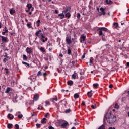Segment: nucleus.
Masks as SVG:
<instances>
[{"mask_svg": "<svg viewBox=\"0 0 129 129\" xmlns=\"http://www.w3.org/2000/svg\"><path fill=\"white\" fill-rule=\"evenodd\" d=\"M105 3L107 5H112L113 2L111 0H105Z\"/></svg>", "mask_w": 129, "mask_h": 129, "instance_id": "4468645a", "label": "nucleus"}, {"mask_svg": "<svg viewBox=\"0 0 129 129\" xmlns=\"http://www.w3.org/2000/svg\"><path fill=\"white\" fill-rule=\"evenodd\" d=\"M7 61H8V59L6 58L3 59V62H4V63H6Z\"/></svg>", "mask_w": 129, "mask_h": 129, "instance_id": "603ef678", "label": "nucleus"}, {"mask_svg": "<svg viewBox=\"0 0 129 129\" xmlns=\"http://www.w3.org/2000/svg\"><path fill=\"white\" fill-rule=\"evenodd\" d=\"M106 118L107 122L110 123V124H112L116 121V117L111 114V113H107L106 115Z\"/></svg>", "mask_w": 129, "mask_h": 129, "instance_id": "f257e3e1", "label": "nucleus"}, {"mask_svg": "<svg viewBox=\"0 0 129 129\" xmlns=\"http://www.w3.org/2000/svg\"><path fill=\"white\" fill-rule=\"evenodd\" d=\"M43 76H44V77H46V76H47V73H44L43 74Z\"/></svg>", "mask_w": 129, "mask_h": 129, "instance_id": "4d7b16f0", "label": "nucleus"}, {"mask_svg": "<svg viewBox=\"0 0 129 129\" xmlns=\"http://www.w3.org/2000/svg\"><path fill=\"white\" fill-rule=\"evenodd\" d=\"M77 18H78V19H80V13L77 14Z\"/></svg>", "mask_w": 129, "mask_h": 129, "instance_id": "8fccbe9b", "label": "nucleus"}, {"mask_svg": "<svg viewBox=\"0 0 129 129\" xmlns=\"http://www.w3.org/2000/svg\"><path fill=\"white\" fill-rule=\"evenodd\" d=\"M0 37H1L2 38V42H3V43H7V42L8 41V38L5 37V36H0Z\"/></svg>", "mask_w": 129, "mask_h": 129, "instance_id": "20e7f679", "label": "nucleus"}, {"mask_svg": "<svg viewBox=\"0 0 129 129\" xmlns=\"http://www.w3.org/2000/svg\"><path fill=\"white\" fill-rule=\"evenodd\" d=\"M87 95L89 97H91L92 96V90H91L90 92L87 93Z\"/></svg>", "mask_w": 129, "mask_h": 129, "instance_id": "6ab92c4d", "label": "nucleus"}, {"mask_svg": "<svg viewBox=\"0 0 129 129\" xmlns=\"http://www.w3.org/2000/svg\"><path fill=\"white\" fill-rule=\"evenodd\" d=\"M48 46H49V47L51 46H53V44L52 43H49L48 44Z\"/></svg>", "mask_w": 129, "mask_h": 129, "instance_id": "0e129e2a", "label": "nucleus"}, {"mask_svg": "<svg viewBox=\"0 0 129 129\" xmlns=\"http://www.w3.org/2000/svg\"><path fill=\"white\" fill-rule=\"evenodd\" d=\"M15 126L16 127V129H19V126L18 124H15Z\"/></svg>", "mask_w": 129, "mask_h": 129, "instance_id": "de8ad7c7", "label": "nucleus"}, {"mask_svg": "<svg viewBox=\"0 0 129 129\" xmlns=\"http://www.w3.org/2000/svg\"><path fill=\"white\" fill-rule=\"evenodd\" d=\"M7 117L10 119H14V115H12V114H8Z\"/></svg>", "mask_w": 129, "mask_h": 129, "instance_id": "2eb2a0df", "label": "nucleus"}, {"mask_svg": "<svg viewBox=\"0 0 129 129\" xmlns=\"http://www.w3.org/2000/svg\"><path fill=\"white\" fill-rule=\"evenodd\" d=\"M76 76H77V75L73 74L72 77L73 79H76Z\"/></svg>", "mask_w": 129, "mask_h": 129, "instance_id": "2f4dec72", "label": "nucleus"}, {"mask_svg": "<svg viewBox=\"0 0 129 129\" xmlns=\"http://www.w3.org/2000/svg\"><path fill=\"white\" fill-rule=\"evenodd\" d=\"M114 108H116V109H118V108H119V106L117 103L115 104Z\"/></svg>", "mask_w": 129, "mask_h": 129, "instance_id": "473e14b6", "label": "nucleus"}, {"mask_svg": "<svg viewBox=\"0 0 129 129\" xmlns=\"http://www.w3.org/2000/svg\"><path fill=\"white\" fill-rule=\"evenodd\" d=\"M40 22H41V21L40 20H39V19L36 22V25H37V27H39V26H40Z\"/></svg>", "mask_w": 129, "mask_h": 129, "instance_id": "7c9ffc66", "label": "nucleus"}, {"mask_svg": "<svg viewBox=\"0 0 129 129\" xmlns=\"http://www.w3.org/2000/svg\"><path fill=\"white\" fill-rule=\"evenodd\" d=\"M23 59L24 61H27L28 60V57H27V55L23 54Z\"/></svg>", "mask_w": 129, "mask_h": 129, "instance_id": "5701e85b", "label": "nucleus"}, {"mask_svg": "<svg viewBox=\"0 0 129 129\" xmlns=\"http://www.w3.org/2000/svg\"><path fill=\"white\" fill-rule=\"evenodd\" d=\"M22 64L25 65V66H26V67H27V68H29V67H30V64L27 62H25V61H22Z\"/></svg>", "mask_w": 129, "mask_h": 129, "instance_id": "f3484780", "label": "nucleus"}, {"mask_svg": "<svg viewBox=\"0 0 129 129\" xmlns=\"http://www.w3.org/2000/svg\"><path fill=\"white\" fill-rule=\"evenodd\" d=\"M13 96L14 99H17V98H18V95H17V94H14Z\"/></svg>", "mask_w": 129, "mask_h": 129, "instance_id": "a19ab883", "label": "nucleus"}, {"mask_svg": "<svg viewBox=\"0 0 129 129\" xmlns=\"http://www.w3.org/2000/svg\"><path fill=\"white\" fill-rule=\"evenodd\" d=\"M91 107H92L93 109H95V108H96V106L95 105H92L91 106Z\"/></svg>", "mask_w": 129, "mask_h": 129, "instance_id": "37998d69", "label": "nucleus"}, {"mask_svg": "<svg viewBox=\"0 0 129 129\" xmlns=\"http://www.w3.org/2000/svg\"><path fill=\"white\" fill-rule=\"evenodd\" d=\"M52 48H50L49 49V52H52Z\"/></svg>", "mask_w": 129, "mask_h": 129, "instance_id": "338daca9", "label": "nucleus"}, {"mask_svg": "<svg viewBox=\"0 0 129 129\" xmlns=\"http://www.w3.org/2000/svg\"><path fill=\"white\" fill-rule=\"evenodd\" d=\"M82 105L85 106V102L84 101H83L82 102Z\"/></svg>", "mask_w": 129, "mask_h": 129, "instance_id": "6e6d98bb", "label": "nucleus"}, {"mask_svg": "<svg viewBox=\"0 0 129 129\" xmlns=\"http://www.w3.org/2000/svg\"><path fill=\"white\" fill-rule=\"evenodd\" d=\"M109 129H115V127H110Z\"/></svg>", "mask_w": 129, "mask_h": 129, "instance_id": "774afa93", "label": "nucleus"}, {"mask_svg": "<svg viewBox=\"0 0 129 129\" xmlns=\"http://www.w3.org/2000/svg\"><path fill=\"white\" fill-rule=\"evenodd\" d=\"M49 115H50V113H47L45 115V117H46V118H48V116H49Z\"/></svg>", "mask_w": 129, "mask_h": 129, "instance_id": "c03bdc74", "label": "nucleus"}, {"mask_svg": "<svg viewBox=\"0 0 129 129\" xmlns=\"http://www.w3.org/2000/svg\"><path fill=\"white\" fill-rule=\"evenodd\" d=\"M27 7L28 9H32V4H28Z\"/></svg>", "mask_w": 129, "mask_h": 129, "instance_id": "c85d7f7f", "label": "nucleus"}, {"mask_svg": "<svg viewBox=\"0 0 129 129\" xmlns=\"http://www.w3.org/2000/svg\"><path fill=\"white\" fill-rule=\"evenodd\" d=\"M68 125H69L68 122H64L61 125L60 127H61L62 128H65V127H66V126H68Z\"/></svg>", "mask_w": 129, "mask_h": 129, "instance_id": "423d86ee", "label": "nucleus"}, {"mask_svg": "<svg viewBox=\"0 0 129 129\" xmlns=\"http://www.w3.org/2000/svg\"><path fill=\"white\" fill-rule=\"evenodd\" d=\"M12 90L13 89L11 88L8 87L5 91V93H10V92L12 91Z\"/></svg>", "mask_w": 129, "mask_h": 129, "instance_id": "ddd939ff", "label": "nucleus"}, {"mask_svg": "<svg viewBox=\"0 0 129 129\" xmlns=\"http://www.w3.org/2000/svg\"><path fill=\"white\" fill-rule=\"evenodd\" d=\"M42 32V30H39V31H37L36 33H35V36H36V37H38L40 35V33H41Z\"/></svg>", "mask_w": 129, "mask_h": 129, "instance_id": "a211bd4d", "label": "nucleus"}, {"mask_svg": "<svg viewBox=\"0 0 129 129\" xmlns=\"http://www.w3.org/2000/svg\"><path fill=\"white\" fill-rule=\"evenodd\" d=\"M26 52L28 54H31V53H32L33 50L31 49V48H30L29 47H27L26 49Z\"/></svg>", "mask_w": 129, "mask_h": 129, "instance_id": "7ed1b4c3", "label": "nucleus"}, {"mask_svg": "<svg viewBox=\"0 0 129 129\" xmlns=\"http://www.w3.org/2000/svg\"><path fill=\"white\" fill-rule=\"evenodd\" d=\"M74 97L75 99H77V98H79V95L77 93H76L74 95Z\"/></svg>", "mask_w": 129, "mask_h": 129, "instance_id": "412c9836", "label": "nucleus"}, {"mask_svg": "<svg viewBox=\"0 0 129 129\" xmlns=\"http://www.w3.org/2000/svg\"><path fill=\"white\" fill-rule=\"evenodd\" d=\"M37 127H40V126L41 125L40 124H36Z\"/></svg>", "mask_w": 129, "mask_h": 129, "instance_id": "5fc2aeb1", "label": "nucleus"}, {"mask_svg": "<svg viewBox=\"0 0 129 129\" xmlns=\"http://www.w3.org/2000/svg\"><path fill=\"white\" fill-rule=\"evenodd\" d=\"M109 88H112L113 87V85L112 84H111L109 86Z\"/></svg>", "mask_w": 129, "mask_h": 129, "instance_id": "13d9d810", "label": "nucleus"}, {"mask_svg": "<svg viewBox=\"0 0 129 129\" xmlns=\"http://www.w3.org/2000/svg\"><path fill=\"white\" fill-rule=\"evenodd\" d=\"M40 40L42 41L43 43H45V42H46L44 38H42V39H40Z\"/></svg>", "mask_w": 129, "mask_h": 129, "instance_id": "e2e57ef3", "label": "nucleus"}, {"mask_svg": "<svg viewBox=\"0 0 129 129\" xmlns=\"http://www.w3.org/2000/svg\"><path fill=\"white\" fill-rule=\"evenodd\" d=\"M58 100V98H57V96H54L53 98L50 99V101L51 102H54V101H57Z\"/></svg>", "mask_w": 129, "mask_h": 129, "instance_id": "9b49d317", "label": "nucleus"}, {"mask_svg": "<svg viewBox=\"0 0 129 129\" xmlns=\"http://www.w3.org/2000/svg\"><path fill=\"white\" fill-rule=\"evenodd\" d=\"M34 62L36 64H38V63H39V60L37 58L34 60Z\"/></svg>", "mask_w": 129, "mask_h": 129, "instance_id": "e433bc0d", "label": "nucleus"}, {"mask_svg": "<svg viewBox=\"0 0 129 129\" xmlns=\"http://www.w3.org/2000/svg\"><path fill=\"white\" fill-rule=\"evenodd\" d=\"M72 84H73V81H68V85H72Z\"/></svg>", "mask_w": 129, "mask_h": 129, "instance_id": "cd10ccee", "label": "nucleus"}, {"mask_svg": "<svg viewBox=\"0 0 129 129\" xmlns=\"http://www.w3.org/2000/svg\"><path fill=\"white\" fill-rule=\"evenodd\" d=\"M48 128L49 129H55V128L53 127V126H52L51 125L48 127Z\"/></svg>", "mask_w": 129, "mask_h": 129, "instance_id": "864d4df0", "label": "nucleus"}, {"mask_svg": "<svg viewBox=\"0 0 129 129\" xmlns=\"http://www.w3.org/2000/svg\"><path fill=\"white\" fill-rule=\"evenodd\" d=\"M11 85H14V84H15V81H11Z\"/></svg>", "mask_w": 129, "mask_h": 129, "instance_id": "680f3d73", "label": "nucleus"}, {"mask_svg": "<svg viewBox=\"0 0 129 129\" xmlns=\"http://www.w3.org/2000/svg\"><path fill=\"white\" fill-rule=\"evenodd\" d=\"M105 12L104 11V12H102V13L101 14V15H105Z\"/></svg>", "mask_w": 129, "mask_h": 129, "instance_id": "69168bd1", "label": "nucleus"}, {"mask_svg": "<svg viewBox=\"0 0 129 129\" xmlns=\"http://www.w3.org/2000/svg\"><path fill=\"white\" fill-rule=\"evenodd\" d=\"M45 104H46V106L47 105H50V102L48 101H46L45 102Z\"/></svg>", "mask_w": 129, "mask_h": 129, "instance_id": "a18cd8bd", "label": "nucleus"}, {"mask_svg": "<svg viewBox=\"0 0 129 129\" xmlns=\"http://www.w3.org/2000/svg\"><path fill=\"white\" fill-rule=\"evenodd\" d=\"M66 41L67 42L69 45H70V44H71V43H72V41H71V39L69 38V37H66Z\"/></svg>", "mask_w": 129, "mask_h": 129, "instance_id": "1a4fd4ad", "label": "nucleus"}, {"mask_svg": "<svg viewBox=\"0 0 129 129\" xmlns=\"http://www.w3.org/2000/svg\"><path fill=\"white\" fill-rule=\"evenodd\" d=\"M39 50H40V51L41 52H42V53H44L45 52V48H44V47H41L40 48H39Z\"/></svg>", "mask_w": 129, "mask_h": 129, "instance_id": "393cba45", "label": "nucleus"}, {"mask_svg": "<svg viewBox=\"0 0 129 129\" xmlns=\"http://www.w3.org/2000/svg\"><path fill=\"white\" fill-rule=\"evenodd\" d=\"M7 127L9 129H12L13 128V125L12 124H8L7 125Z\"/></svg>", "mask_w": 129, "mask_h": 129, "instance_id": "a878e982", "label": "nucleus"}, {"mask_svg": "<svg viewBox=\"0 0 129 129\" xmlns=\"http://www.w3.org/2000/svg\"><path fill=\"white\" fill-rule=\"evenodd\" d=\"M65 17H67V18H70L71 17V14L69 13H67L65 14Z\"/></svg>", "mask_w": 129, "mask_h": 129, "instance_id": "b1692460", "label": "nucleus"}, {"mask_svg": "<svg viewBox=\"0 0 129 129\" xmlns=\"http://www.w3.org/2000/svg\"><path fill=\"white\" fill-rule=\"evenodd\" d=\"M84 58H85V53H84L82 57V59H84Z\"/></svg>", "mask_w": 129, "mask_h": 129, "instance_id": "bf43d9fd", "label": "nucleus"}, {"mask_svg": "<svg viewBox=\"0 0 129 129\" xmlns=\"http://www.w3.org/2000/svg\"><path fill=\"white\" fill-rule=\"evenodd\" d=\"M85 39H86V37L81 35L80 38V43L84 42V41H85Z\"/></svg>", "mask_w": 129, "mask_h": 129, "instance_id": "9d476101", "label": "nucleus"}, {"mask_svg": "<svg viewBox=\"0 0 129 129\" xmlns=\"http://www.w3.org/2000/svg\"><path fill=\"white\" fill-rule=\"evenodd\" d=\"M68 55H71V49L70 48L68 49Z\"/></svg>", "mask_w": 129, "mask_h": 129, "instance_id": "f704fd0d", "label": "nucleus"}, {"mask_svg": "<svg viewBox=\"0 0 129 129\" xmlns=\"http://www.w3.org/2000/svg\"><path fill=\"white\" fill-rule=\"evenodd\" d=\"M58 17H60V19L62 20V19H64V18H65V15L64 13H60L58 14Z\"/></svg>", "mask_w": 129, "mask_h": 129, "instance_id": "f8f14e48", "label": "nucleus"}, {"mask_svg": "<svg viewBox=\"0 0 129 129\" xmlns=\"http://www.w3.org/2000/svg\"><path fill=\"white\" fill-rule=\"evenodd\" d=\"M102 41H104V42H105V41H106V39H105V36H104V35L102 36Z\"/></svg>", "mask_w": 129, "mask_h": 129, "instance_id": "58836bf2", "label": "nucleus"}, {"mask_svg": "<svg viewBox=\"0 0 129 129\" xmlns=\"http://www.w3.org/2000/svg\"><path fill=\"white\" fill-rule=\"evenodd\" d=\"M69 11H70V8L64 7L63 8V11H62V13H64V14H67V13H69Z\"/></svg>", "mask_w": 129, "mask_h": 129, "instance_id": "f03ea898", "label": "nucleus"}, {"mask_svg": "<svg viewBox=\"0 0 129 129\" xmlns=\"http://www.w3.org/2000/svg\"><path fill=\"white\" fill-rule=\"evenodd\" d=\"M71 111L70 109H67L66 110V113H69Z\"/></svg>", "mask_w": 129, "mask_h": 129, "instance_id": "ea45409f", "label": "nucleus"}, {"mask_svg": "<svg viewBox=\"0 0 129 129\" xmlns=\"http://www.w3.org/2000/svg\"><path fill=\"white\" fill-rule=\"evenodd\" d=\"M4 70L6 71V74H8L9 73V69L5 68V69H4Z\"/></svg>", "mask_w": 129, "mask_h": 129, "instance_id": "09e8293b", "label": "nucleus"}, {"mask_svg": "<svg viewBox=\"0 0 129 129\" xmlns=\"http://www.w3.org/2000/svg\"><path fill=\"white\" fill-rule=\"evenodd\" d=\"M47 119H46V118H44L42 120H41V123H46V120Z\"/></svg>", "mask_w": 129, "mask_h": 129, "instance_id": "c756f323", "label": "nucleus"}, {"mask_svg": "<svg viewBox=\"0 0 129 129\" xmlns=\"http://www.w3.org/2000/svg\"><path fill=\"white\" fill-rule=\"evenodd\" d=\"M38 38L40 39V40H43V39L45 38V34L41 33L38 36Z\"/></svg>", "mask_w": 129, "mask_h": 129, "instance_id": "6e6552de", "label": "nucleus"}, {"mask_svg": "<svg viewBox=\"0 0 129 129\" xmlns=\"http://www.w3.org/2000/svg\"><path fill=\"white\" fill-rule=\"evenodd\" d=\"M27 26L28 28H32V23H28Z\"/></svg>", "mask_w": 129, "mask_h": 129, "instance_id": "4c0bfd02", "label": "nucleus"}, {"mask_svg": "<svg viewBox=\"0 0 129 129\" xmlns=\"http://www.w3.org/2000/svg\"><path fill=\"white\" fill-rule=\"evenodd\" d=\"M42 75V73L41 72V71H39L38 73H37V76H41Z\"/></svg>", "mask_w": 129, "mask_h": 129, "instance_id": "72a5a7b5", "label": "nucleus"}, {"mask_svg": "<svg viewBox=\"0 0 129 129\" xmlns=\"http://www.w3.org/2000/svg\"><path fill=\"white\" fill-rule=\"evenodd\" d=\"M101 30L102 32L104 31V32H106L107 31V28L105 27H100L97 29V31Z\"/></svg>", "mask_w": 129, "mask_h": 129, "instance_id": "0eeeda50", "label": "nucleus"}, {"mask_svg": "<svg viewBox=\"0 0 129 129\" xmlns=\"http://www.w3.org/2000/svg\"><path fill=\"white\" fill-rule=\"evenodd\" d=\"M22 117H23V114H21V115H18V118L21 119V118H22Z\"/></svg>", "mask_w": 129, "mask_h": 129, "instance_id": "49530a36", "label": "nucleus"}, {"mask_svg": "<svg viewBox=\"0 0 129 129\" xmlns=\"http://www.w3.org/2000/svg\"><path fill=\"white\" fill-rule=\"evenodd\" d=\"M94 87H95V88H97V87L98 86V84L96 83V84H94L93 85Z\"/></svg>", "mask_w": 129, "mask_h": 129, "instance_id": "79ce46f5", "label": "nucleus"}, {"mask_svg": "<svg viewBox=\"0 0 129 129\" xmlns=\"http://www.w3.org/2000/svg\"><path fill=\"white\" fill-rule=\"evenodd\" d=\"M109 45L106 44L102 47V48H104V50H108L107 48L109 47Z\"/></svg>", "mask_w": 129, "mask_h": 129, "instance_id": "aec40b11", "label": "nucleus"}, {"mask_svg": "<svg viewBox=\"0 0 129 129\" xmlns=\"http://www.w3.org/2000/svg\"><path fill=\"white\" fill-rule=\"evenodd\" d=\"M113 26H114L115 27V28H117V27H118V23H113Z\"/></svg>", "mask_w": 129, "mask_h": 129, "instance_id": "c9c22d12", "label": "nucleus"}, {"mask_svg": "<svg viewBox=\"0 0 129 129\" xmlns=\"http://www.w3.org/2000/svg\"><path fill=\"white\" fill-rule=\"evenodd\" d=\"M103 32L101 30H99V36H104Z\"/></svg>", "mask_w": 129, "mask_h": 129, "instance_id": "bb28decb", "label": "nucleus"}, {"mask_svg": "<svg viewBox=\"0 0 129 129\" xmlns=\"http://www.w3.org/2000/svg\"><path fill=\"white\" fill-rule=\"evenodd\" d=\"M100 11H101L102 13L104 12V8L101 7L100 9Z\"/></svg>", "mask_w": 129, "mask_h": 129, "instance_id": "3c124183", "label": "nucleus"}, {"mask_svg": "<svg viewBox=\"0 0 129 129\" xmlns=\"http://www.w3.org/2000/svg\"><path fill=\"white\" fill-rule=\"evenodd\" d=\"M4 32H5V33H9V30H8V29H5Z\"/></svg>", "mask_w": 129, "mask_h": 129, "instance_id": "052dcab7", "label": "nucleus"}, {"mask_svg": "<svg viewBox=\"0 0 129 129\" xmlns=\"http://www.w3.org/2000/svg\"><path fill=\"white\" fill-rule=\"evenodd\" d=\"M16 13V11L13 9H11L10 10V14L11 15H14Z\"/></svg>", "mask_w": 129, "mask_h": 129, "instance_id": "dca6fc26", "label": "nucleus"}, {"mask_svg": "<svg viewBox=\"0 0 129 129\" xmlns=\"http://www.w3.org/2000/svg\"><path fill=\"white\" fill-rule=\"evenodd\" d=\"M93 57H91L90 59V61H89V66L91 65L93 63Z\"/></svg>", "mask_w": 129, "mask_h": 129, "instance_id": "4be33fe9", "label": "nucleus"}, {"mask_svg": "<svg viewBox=\"0 0 129 129\" xmlns=\"http://www.w3.org/2000/svg\"><path fill=\"white\" fill-rule=\"evenodd\" d=\"M39 99V94H35L34 95V98H33V101H37Z\"/></svg>", "mask_w": 129, "mask_h": 129, "instance_id": "39448f33", "label": "nucleus"}]
</instances>
